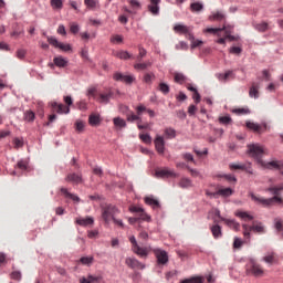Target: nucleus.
<instances>
[{"label":"nucleus","instance_id":"nucleus-59","mask_svg":"<svg viewBox=\"0 0 283 283\" xmlns=\"http://www.w3.org/2000/svg\"><path fill=\"white\" fill-rule=\"evenodd\" d=\"M75 129H76V132H83V129H85V123L77 120L75 123Z\"/></svg>","mask_w":283,"mask_h":283},{"label":"nucleus","instance_id":"nucleus-58","mask_svg":"<svg viewBox=\"0 0 283 283\" xmlns=\"http://www.w3.org/2000/svg\"><path fill=\"white\" fill-rule=\"evenodd\" d=\"M25 54H28V51L25 49H19L17 51V57L18 59H25Z\"/></svg>","mask_w":283,"mask_h":283},{"label":"nucleus","instance_id":"nucleus-53","mask_svg":"<svg viewBox=\"0 0 283 283\" xmlns=\"http://www.w3.org/2000/svg\"><path fill=\"white\" fill-rule=\"evenodd\" d=\"M81 30V27L76 22H73L70 24V32L72 34H78V31Z\"/></svg>","mask_w":283,"mask_h":283},{"label":"nucleus","instance_id":"nucleus-41","mask_svg":"<svg viewBox=\"0 0 283 283\" xmlns=\"http://www.w3.org/2000/svg\"><path fill=\"white\" fill-rule=\"evenodd\" d=\"M255 30H258V32H266V30H269V23L266 22H261V23H256L254 24Z\"/></svg>","mask_w":283,"mask_h":283},{"label":"nucleus","instance_id":"nucleus-19","mask_svg":"<svg viewBox=\"0 0 283 283\" xmlns=\"http://www.w3.org/2000/svg\"><path fill=\"white\" fill-rule=\"evenodd\" d=\"M103 282V276H94L90 274L87 277L82 276L80 283H101Z\"/></svg>","mask_w":283,"mask_h":283},{"label":"nucleus","instance_id":"nucleus-10","mask_svg":"<svg viewBox=\"0 0 283 283\" xmlns=\"http://www.w3.org/2000/svg\"><path fill=\"white\" fill-rule=\"evenodd\" d=\"M154 145L157 154H159V156H165V137L156 135Z\"/></svg>","mask_w":283,"mask_h":283},{"label":"nucleus","instance_id":"nucleus-35","mask_svg":"<svg viewBox=\"0 0 283 283\" xmlns=\"http://www.w3.org/2000/svg\"><path fill=\"white\" fill-rule=\"evenodd\" d=\"M80 262L84 266H92L94 264V256H83L80 259Z\"/></svg>","mask_w":283,"mask_h":283},{"label":"nucleus","instance_id":"nucleus-64","mask_svg":"<svg viewBox=\"0 0 283 283\" xmlns=\"http://www.w3.org/2000/svg\"><path fill=\"white\" fill-rule=\"evenodd\" d=\"M147 107L145 105H139L136 107L137 115L143 116V112H147Z\"/></svg>","mask_w":283,"mask_h":283},{"label":"nucleus","instance_id":"nucleus-43","mask_svg":"<svg viewBox=\"0 0 283 283\" xmlns=\"http://www.w3.org/2000/svg\"><path fill=\"white\" fill-rule=\"evenodd\" d=\"M233 114H237V116H247L251 114V111L249 108H235L233 109Z\"/></svg>","mask_w":283,"mask_h":283},{"label":"nucleus","instance_id":"nucleus-33","mask_svg":"<svg viewBox=\"0 0 283 283\" xmlns=\"http://www.w3.org/2000/svg\"><path fill=\"white\" fill-rule=\"evenodd\" d=\"M147 67H151V62L150 61H147V62H144V63H135L134 64V69L137 70V71H143V70H147Z\"/></svg>","mask_w":283,"mask_h":283},{"label":"nucleus","instance_id":"nucleus-44","mask_svg":"<svg viewBox=\"0 0 283 283\" xmlns=\"http://www.w3.org/2000/svg\"><path fill=\"white\" fill-rule=\"evenodd\" d=\"M187 81V77L182 73H175V83H179V85H182Z\"/></svg>","mask_w":283,"mask_h":283},{"label":"nucleus","instance_id":"nucleus-29","mask_svg":"<svg viewBox=\"0 0 283 283\" xmlns=\"http://www.w3.org/2000/svg\"><path fill=\"white\" fill-rule=\"evenodd\" d=\"M76 223L80 224V227H90V224H94V218H81L76 220Z\"/></svg>","mask_w":283,"mask_h":283},{"label":"nucleus","instance_id":"nucleus-63","mask_svg":"<svg viewBox=\"0 0 283 283\" xmlns=\"http://www.w3.org/2000/svg\"><path fill=\"white\" fill-rule=\"evenodd\" d=\"M219 122L222 125H229V123H231V118L229 116H222V117L219 118Z\"/></svg>","mask_w":283,"mask_h":283},{"label":"nucleus","instance_id":"nucleus-55","mask_svg":"<svg viewBox=\"0 0 283 283\" xmlns=\"http://www.w3.org/2000/svg\"><path fill=\"white\" fill-rule=\"evenodd\" d=\"M111 43H123V35L115 34L111 38Z\"/></svg>","mask_w":283,"mask_h":283},{"label":"nucleus","instance_id":"nucleus-47","mask_svg":"<svg viewBox=\"0 0 283 283\" xmlns=\"http://www.w3.org/2000/svg\"><path fill=\"white\" fill-rule=\"evenodd\" d=\"M139 138L146 145H151V136L149 134H139Z\"/></svg>","mask_w":283,"mask_h":283},{"label":"nucleus","instance_id":"nucleus-18","mask_svg":"<svg viewBox=\"0 0 283 283\" xmlns=\"http://www.w3.org/2000/svg\"><path fill=\"white\" fill-rule=\"evenodd\" d=\"M126 264L130 269H140V270L145 269V264L140 263V261H138L137 259H133V258H127Z\"/></svg>","mask_w":283,"mask_h":283},{"label":"nucleus","instance_id":"nucleus-23","mask_svg":"<svg viewBox=\"0 0 283 283\" xmlns=\"http://www.w3.org/2000/svg\"><path fill=\"white\" fill-rule=\"evenodd\" d=\"M52 107L57 114H70V106H65L59 103H53Z\"/></svg>","mask_w":283,"mask_h":283},{"label":"nucleus","instance_id":"nucleus-4","mask_svg":"<svg viewBox=\"0 0 283 283\" xmlns=\"http://www.w3.org/2000/svg\"><path fill=\"white\" fill-rule=\"evenodd\" d=\"M247 274L254 275V277H262L264 275V270L262 265L258 264L255 261H250L247 265Z\"/></svg>","mask_w":283,"mask_h":283},{"label":"nucleus","instance_id":"nucleus-54","mask_svg":"<svg viewBox=\"0 0 283 283\" xmlns=\"http://www.w3.org/2000/svg\"><path fill=\"white\" fill-rule=\"evenodd\" d=\"M229 52H230V54L240 55V54H242V48H240V46H232V48H230Z\"/></svg>","mask_w":283,"mask_h":283},{"label":"nucleus","instance_id":"nucleus-27","mask_svg":"<svg viewBox=\"0 0 283 283\" xmlns=\"http://www.w3.org/2000/svg\"><path fill=\"white\" fill-rule=\"evenodd\" d=\"M144 200L148 207H151L153 209H160V202L157 199L153 197H145Z\"/></svg>","mask_w":283,"mask_h":283},{"label":"nucleus","instance_id":"nucleus-2","mask_svg":"<svg viewBox=\"0 0 283 283\" xmlns=\"http://www.w3.org/2000/svg\"><path fill=\"white\" fill-rule=\"evenodd\" d=\"M118 213H120V210H118L114 205H106L102 207V220H104L105 224H109Z\"/></svg>","mask_w":283,"mask_h":283},{"label":"nucleus","instance_id":"nucleus-20","mask_svg":"<svg viewBox=\"0 0 283 283\" xmlns=\"http://www.w3.org/2000/svg\"><path fill=\"white\" fill-rule=\"evenodd\" d=\"M150 4L148 6V10L149 12H151V14H159L160 13V0H149Z\"/></svg>","mask_w":283,"mask_h":283},{"label":"nucleus","instance_id":"nucleus-61","mask_svg":"<svg viewBox=\"0 0 283 283\" xmlns=\"http://www.w3.org/2000/svg\"><path fill=\"white\" fill-rule=\"evenodd\" d=\"M48 42L50 43V45H53L54 48H59V45L61 44V42H59V40H56L55 38H49Z\"/></svg>","mask_w":283,"mask_h":283},{"label":"nucleus","instance_id":"nucleus-38","mask_svg":"<svg viewBox=\"0 0 283 283\" xmlns=\"http://www.w3.org/2000/svg\"><path fill=\"white\" fill-rule=\"evenodd\" d=\"M34 118H36V115L32 111L24 112V120L28 123H34Z\"/></svg>","mask_w":283,"mask_h":283},{"label":"nucleus","instance_id":"nucleus-52","mask_svg":"<svg viewBox=\"0 0 283 283\" xmlns=\"http://www.w3.org/2000/svg\"><path fill=\"white\" fill-rule=\"evenodd\" d=\"M156 78V75L154 73H146L144 75V83H147L148 85L151 84V81Z\"/></svg>","mask_w":283,"mask_h":283},{"label":"nucleus","instance_id":"nucleus-14","mask_svg":"<svg viewBox=\"0 0 283 283\" xmlns=\"http://www.w3.org/2000/svg\"><path fill=\"white\" fill-rule=\"evenodd\" d=\"M263 262L266 264H277V262H280V256H277V253L275 252H269L263 256Z\"/></svg>","mask_w":283,"mask_h":283},{"label":"nucleus","instance_id":"nucleus-1","mask_svg":"<svg viewBox=\"0 0 283 283\" xmlns=\"http://www.w3.org/2000/svg\"><path fill=\"white\" fill-rule=\"evenodd\" d=\"M268 191H271V193H273L274 197L272 198H262V197H258L255 196V193L250 192V198L254 201L258 202L259 205H262L263 207H273V205H282V198L280 196H282V191H283V187H271L268 189Z\"/></svg>","mask_w":283,"mask_h":283},{"label":"nucleus","instance_id":"nucleus-8","mask_svg":"<svg viewBox=\"0 0 283 283\" xmlns=\"http://www.w3.org/2000/svg\"><path fill=\"white\" fill-rule=\"evenodd\" d=\"M248 129H251V132H254L255 134H264V132H269L270 127L266 125V123L258 124L253 122H247Z\"/></svg>","mask_w":283,"mask_h":283},{"label":"nucleus","instance_id":"nucleus-6","mask_svg":"<svg viewBox=\"0 0 283 283\" xmlns=\"http://www.w3.org/2000/svg\"><path fill=\"white\" fill-rule=\"evenodd\" d=\"M150 251H153L154 255L156 256L157 264L165 266V264L169 262V254L167 253V251L159 248L151 249Z\"/></svg>","mask_w":283,"mask_h":283},{"label":"nucleus","instance_id":"nucleus-15","mask_svg":"<svg viewBox=\"0 0 283 283\" xmlns=\"http://www.w3.org/2000/svg\"><path fill=\"white\" fill-rule=\"evenodd\" d=\"M130 211H133V213H139V220H145L146 222H149V220H151V217H149V214L145 212V209L140 207H133L130 208Z\"/></svg>","mask_w":283,"mask_h":283},{"label":"nucleus","instance_id":"nucleus-3","mask_svg":"<svg viewBox=\"0 0 283 283\" xmlns=\"http://www.w3.org/2000/svg\"><path fill=\"white\" fill-rule=\"evenodd\" d=\"M129 242L133 245V251L136 253V255H140V258H147L149 255V251H151V247L140 248L138 245V242L136 241V237H130Z\"/></svg>","mask_w":283,"mask_h":283},{"label":"nucleus","instance_id":"nucleus-21","mask_svg":"<svg viewBox=\"0 0 283 283\" xmlns=\"http://www.w3.org/2000/svg\"><path fill=\"white\" fill-rule=\"evenodd\" d=\"M262 167H264L265 169H282V163L277 161V160H273V161H261Z\"/></svg>","mask_w":283,"mask_h":283},{"label":"nucleus","instance_id":"nucleus-17","mask_svg":"<svg viewBox=\"0 0 283 283\" xmlns=\"http://www.w3.org/2000/svg\"><path fill=\"white\" fill-rule=\"evenodd\" d=\"M250 98H260V83L253 82L249 91Z\"/></svg>","mask_w":283,"mask_h":283},{"label":"nucleus","instance_id":"nucleus-32","mask_svg":"<svg viewBox=\"0 0 283 283\" xmlns=\"http://www.w3.org/2000/svg\"><path fill=\"white\" fill-rule=\"evenodd\" d=\"M53 63L56 65V67H67V60H65L63 56L54 57Z\"/></svg>","mask_w":283,"mask_h":283},{"label":"nucleus","instance_id":"nucleus-30","mask_svg":"<svg viewBox=\"0 0 283 283\" xmlns=\"http://www.w3.org/2000/svg\"><path fill=\"white\" fill-rule=\"evenodd\" d=\"M84 6H86L88 10H97V8H101L98 0H84Z\"/></svg>","mask_w":283,"mask_h":283},{"label":"nucleus","instance_id":"nucleus-46","mask_svg":"<svg viewBox=\"0 0 283 283\" xmlns=\"http://www.w3.org/2000/svg\"><path fill=\"white\" fill-rule=\"evenodd\" d=\"M222 19H224V13L218 11L216 13H213L212 15H210V20L211 21H222Z\"/></svg>","mask_w":283,"mask_h":283},{"label":"nucleus","instance_id":"nucleus-62","mask_svg":"<svg viewBox=\"0 0 283 283\" xmlns=\"http://www.w3.org/2000/svg\"><path fill=\"white\" fill-rule=\"evenodd\" d=\"M274 227H275L276 231H282V227H283L282 219H275Z\"/></svg>","mask_w":283,"mask_h":283},{"label":"nucleus","instance_id":"nucleus-31","mask_svg":"<svg viewBox=\"0 0 283 283\" xmlns=\"http://www.w3.org/2000/svg\"><path fill=\"white\" fill-rule=\"evenodd\" d=\"M88 123L90 125H92V127H96L97 125H101V115L91 114L88 117Z\"/></svg>","mask_w":283,"mask_h":283},{"label":"nucleus","instance_id":"nucleus-42","mask_svg":"<svg viewBox=\"0 0 283 283\" xmlns=\"http://www.w3.org/2000/svg\"><path fill=\"white\" fill-rule=\"evenodd\" d=\"M237 218H241V220H244L247 222V220H253V216L249 214L248 212H235Z\"/></svg>","mask_w":283,"mask_h":283},{"label":"nucleus","instance_id":"nucleus-50","mask_svg":"<svg viewBox=\"0 0 283 283\" xmlns=\"http://www.w3.org/2000/svg\"><path fill=\"white\" fill-rule=\"evenodd\" d=\"M189 41H191V49L195 50V48H200V45H202L205 42H202L201 40H196V38L192 39H188Z\"/></svg>","mask_w":283,"mask_h":283},{"label":"nucleus","instance_id":"nucleus-11","mask_svg":"<svg viewBox=\"0 0 283 283\" xmlns=\"http://www.w3.org/2000/svg\"><path fill=\"white\" fill-rule=\"evenodd\" d=\"M114 81H119L122 83H126V85H132L136 81L133 75H123V73H114L113 75Z\"/></svg>","mask_w":283,"mask_h":283},{"label":"nucleus","instance_id":"nucleus-48","mask_svg":"<svg viewBox=\"0 0 283 283\" xmlns=\"http://www.w3.org/2000/svg\"><path fill=\"white\" fill-rule=\"evenodd\" d=\"M219 196L229 197L233 193V190L231 188H222L218 191Z\"/></svg>","mask_w":283,"mask_h":283},{"label":"nucleus","instance_id":"nucleus-28","mask_svg":"<svg viewBox=\"0 0 283 283\" xmlns=\"http://www.w3.org/2000/svg\"><path fill=\"white\" fill-rule=\"evenodd\" d=\"M113 96H114V93H113L112 91H109L108 93H101V94L98 95L97 101H98L99 103H105V104H107V103H109V98H112Z\"/></svg>","mask_w":283,"mask_h":283},{"label":"nucleus","instance_id":"nucleus-51","mask_svg":"<svg viewBox=\"0 0 283 283\" xmlns=\"http://www.w3.org/2000/svg\"><path fill=\"white\" fill-rule=\"evenodd\" d=\"M224 30H227V28H208V29H206L205 30V32H208L209 34H218V32H222V31H224Z\"/></svg>","mask_w":283,"mask_h":283},{"label":"nucleus","instance_id":"nucleus-13","mask_svg":"<svg viewBox=\"0 0 283 283\" xmlns=\"http://www.w3.org/2000/svg\"><path fill=\"white\" fill-rule=\"evenodd\" d=\"M222 216L220 214V211L218 208H213L209 213H208V220H212L213 224H219L220 220H222Z\"/></svg>","mask_w":283,"mask_h":283},{"label":"nucleus","instance_id":"nucleus-12","mask_svg":"<svg viewBox=\"0 0 283 283\" xmlns=\"http://www.w3.org/2000/svg\"><path fill=\"white\" fill-rule=\"evenodd\" d=\"M155 176L157 178H176V172L169 168L156 170Z\"/></svg>","mask_w":283,"mask_h":283},{"label":"nucleus","instance_id":"nucleus-5","mask_svg":"<svg viewBox=\"0 0 283 283\" xmlns=\"http://www.w3.org/2000/svg\"><path fill=\"white\" fill-rule=\"evenodd\" d=\"M243 235L249 240L251 238V231H254L255 233H264V226L262 223L256 222L253 223L251 227L248 224H243Z\"/></svg>","mask_w":283,"mask_h":283},{"label":"nucleus","instance_id":"nucleus-24","mask_svg":"<svg viewBox=\"0 0 283 283\" xmlns=\"http://www.w3.org/2000/svg\"><path fill=\"white\" fill-rule=\"evenodd\" d=\"M61 193L64 196V198H69L70 200H73V202H81V198L78 196L71 193L67 188H61Z\"/></svg>","mask_w":283,"mask_h":283},{"label":"nucleus","instance_id":"nucleus-25","mask_svg":"<svg viewBox=\"0 0 283 283\" xmlns=\"http://www.w3.org/2000/svg\"><path fill=\"white\" fill-rule=\"evenodd\" d=\"M221 222H224L227 227H230V229H234V231H240V223L235 220L221 218Z\"/></svg>","mask_w":283,"mask_h":283},{"label":"nucleus","instance_id":"nucleus-22","mask_svg":"<svg viewBox=\"0 0 283 283\" xmlns=\"http://www.w3.org/2000/svg\"><path fill=\"white\" fill-rule=\"evenodd\" d=\"M210 231H211L214 240L222 238V227H220L218 223H213L210 227Z\"/></svg>","mask_w":283,"mask_h":283},{"label":"nucleus","instance_id":"nucleus-60","mask_svg":"<svg viewBox=\"0 0 283 283\" xmlns=\"http://www.w3.org/2000/svg\"><path fill=\"white\" fill-rule=\"evenodd\" d=\"M57 48L60 50H62L63 52H70V50H72V46L70 44H64V43H61V42H60Z\"/></svg>","mask_w":283,"mask_h":283},{"label":"nucleus","instance_id":"nucleus-36","mask_svg":"<svg viewBox=\"0 0 283 283\" xmlns=\"http://www.w3.org/2000/svg\"><path fill=\"white\" fill-rule=\"evenodd\" d=\"M126 120L128 123H134V120H142L139 115L134 114V112L128 111L126 114Z\"/></svg>","mask_w":283,"mask_h":283},{"label":"nucleus","instance_id":"nucleus-49","mask_svg":"<svg viewBox=\"0 0 283 283\" xmlns=\"http://www.w3.org/2000/svg\"><path fill=\"white\" fill-rule=\"evenodd\" d=\"M138 50L139 54L137 55V61L140 63V61L147 56V50H145L143 46H139Z\"/></svg>","mask_w":283,"mask_h":283},{"label":"nucleus","instance_id":"nucleus-26","mask_svg":"<svg viewBox=\"0 0 283 283\" xmlns=\"http://www.w3.org/2000/svg\"><path fill=\"white\" fill-rule=\"evenodd\" d=\"M163 138H166V140H172V138H176V129L172 127L165 128Z\"/></svg>","mask_w":283,"mask_h":283},{"label":"nucleus","instance_id":"nucleus-56","mask_svg":"<svg viewBox=\"0 0 283 283\" xmlns=\"http://www.w3.org/2000/svg\"><path fill=\"white\" fill-rule=\"evenodd\" d=\"M159 91H161L164 94H168L169 93V85H167V83H160L159 84Z\"/></svg>","mask_w":283,"mask_h":283},{"label":"nucleus","instance_id":"nucleus-57","mask_svg":"<svg viewBox=\"0 0 283 283\" xmlns=\"http://www.w3.org/2000/svg\"><path fill=\"white\" fill-rule=\"evenodd\" d=\"M13 144L15 149H21L23 147V139L14 138Z\"/></svg>","mask_w":283,"mask_h":283},{"label":"nucleus","instance_id":"nucleus-37","mask_svg":"<svg viewBox=\"0 0 283 283\" xmlns=\"http://www.w3.org/2000/svg\"><path fill=\"white\" fill-rule=\"evenodd\" d=\"M50 3L53 10H63V0H51Z\"/></svg>","mask_w":283,"mask_h":283},{"label":"nucleus","instance_id":"nucleus-34","mask_svg":"<svg viewBox=\"0 0 283 283\" xmlns=\"http://www.w3.org/2000/svg\"><path fill=\"white\" fill-rule=\"evenodd\" d=\"M115 56L117 59H120L122 61H127L128 59H132V54H129V52L127 51H117L115 53Z\"/></svg>","mask_w":283,"mask_h":283},{"label":"nucleus","instance_id":"nucleus-40","mask_svg":"<svg viewBox=\"0 0 283 283\" xmlns=\"http://www.w3.org/2000/svg\"><path fill=\"white\" fill-rule=\"evenodd\" d=\"M179 187H181V189H189V187H191V179L181 178L179 181Z\"/></svg>","mask_w":283,"mask_h":283},{"label":"nucleus","instance_id":"nucleus-7","mask_svg":"<svg viewBox=\"0 0 283 283\" xmlns=\"http://www.w3.org/2000/svg\"><path fill=\"white\" fill-rule=\"evenodd\" d=\"M248 151L252 158H255L256 160H260L262 156H264V147L258 145V144H252L248 146Z\"/></svg>","mask_w":283,"mask_h":283},{"label":"nucleus","instance_id":"nucleus-45","mask_svg":"<svg viewBox=\"0 0 283 283\" xmlns=\"http://www.w3.org/2000/svg\"><path fill=\"white\" fill-rule=\"evenodd\" d=\"M202 8H205V7L200 2H195V3L190 4V10L192 12H200L202 10Z\"/></svg>","mask_w":283,"mask_h":283},{"label":"nucleus","instance_id":"nucleus-16","mask_svg":"<svg viewBox=\"0 0 283 283\" xmlns=\"http://www.w3.org/2000/svg\"><path fill=\"white\" fill-rule=\"evenodd\" d=\"M66 182H73V185H81L83 182V177L80 174L72 172L65 178Z\"/></svg>","mask_w":283,"mask_h":283},{"label":"nucleus","instance_id":"nucleus-9","mask_svg":"<svg viewBox=\"0 0 283 283\" xmlns=\"http://www.w3.org/2000/svg\"><path fill=\"white\" fill-rule=\"evenodd\" d=\"M174 32H176V34H185L186 39H193V33H191V27H187L185 24H175Z\"/></svg>","mask_w":283,"mask_h":283},{"label":"nucleus","instance_id":"nucleus-39","mask_svg":"<svg viewBox=\"0 0 283 283\" xmlns=\"http://www.w3.org/2000/svg\"><path fill=\"white\" fill-rule=\"evenodd\" d=\"M113 123H114L115 127H119V128L127 127V122H125V119H123L120 117H115L113 119Z\"/></svg>","mask_w":283,"mask_h":283}]
</instances>
